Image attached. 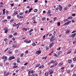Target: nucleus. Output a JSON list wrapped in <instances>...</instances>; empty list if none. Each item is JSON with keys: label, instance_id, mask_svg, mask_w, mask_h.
<instances>
[{"label": "nucleus", "instance_id": "24", "mask_svg": "<svg viewBox=\"0 0 76 76\" xmlns=\"http://www.w3.org/2000/svg\"><path fill=\"white\" fill-rule=\"evenodd\" d=\"M71 70L70 69H68L67 71V73L69 74Z\"/></svg>", "mask_w": 76, "mask_h": 76}, {"label": "nucleus", "instance_id": "18", "mask_svg": "<svg viewBox=\"0 0 76 76\" xmlns=\"http://www.w3.org/2000/svg\"><path fill=\"white\" fill-rule=\"evenodd\" d=\"M32 9H33V8L32 7H31V8H30L29 9V11L28 12V13H29L30 12H31V11H32Z\"/></svg>", "mask_w": 76, "mask_h": 76}, {"label": "nucleus", "instance_id": "22", "mask_svg": "<svg viewBox=\"0 0 76 76\" xmlns=\"http://www.w3.org/2000/svg\"><path fill=\"white\" fill-rule=\"evenodd\" d=\"M17 35H18V33L17 32H15L13 34V35L14 36H16Z\"/></svg>", "mask_w": 76, "mask_h": 76}, {"label": "nucleus", "instance_id": "11", "mask_svg": "<svg viewBox=\"0 0 76 76\" xmlns=\"http://www.w3.org/2000/svg\"><path fill=\"white\" fill-rule=\"evenodd\" d=\"M76 33H75L72 34V39H73V38H74V37H75V36H76Z\"/></svg>", "mask_w": 76, "mask_h": 76}, {"label": "nucleus", "instance_id": "7", "mask_svg": "<svg viewBox=\"0 0 76 76\" xmlns=\"http://www.w3.org/2000/svg\"><path fill=\"white\" fill-rule=\"evenodd\" d=\"M58 9L60 11H61L63 9V7L61 6V5H59L58 6Z\"/></svg>", "mask_w": 76, "mask_h": 76}, {"label": "nucleus", "instance_id": "61", "mask_svg": "<svg viewBox=\"0 0 76 76\" xmlns=\"http://www.w3.org/2000/svg\"><path fill=\"white\" fill-rule=\"evenodd\" d=\"M10 5H11V6H12V7L13 6H14V4H10Z\"/></svg>", "mask_w": 76, "mask_h": 76}, {"label": "nucleus", "instance_id": "25", "mask_svg": "<svg viewBox=\"0 0 76 76\" xmlns=\"http://www.w3.org/2000/svg\"><path fill=\"white\" fill-rule=\"evenodd\" d=\"M70 29H69L67 31H66V33H67V34H68L70 32Z\"/></svg>", "mask_w": 76, "mask_h": 76}, {"label": "nucleus", "instance_id": "64", "mask_svg": "<svg viewBox=\"0 0 76 76\" xmlns=\"http://www.w3.org/2000/svg\"><path fill=\"white\" fill-rule=\"evenodd\" d=\"M20 15H23V12H20Z\"/></svg>", "mask_w": 76, "mask_h": 76}, {"label": "nucleus", "instance_id": "23", "mask_svg": "<svg viewBox=\"0 0 76 76\" xmlns=\"http://www.w3.org/2000/svg\"><path fill=\"white\" fill-rule=\"evenodd\" d=\"M71 22V21H68L66 23V25H69V23H70Z\"/></svg>", "mask_w": 76, "mask_h": 76}, {"label": "nucleus", "instance_id": "29", "mask_svg": "<svg viewBox=\"0 0 76 76\" xmlns=\"http://www.w3.org/2000/svg\"><path fill=\"white\" fill-rule=\"evenodd\" d=\"M73 19V18L72 17V16H71L69 17L68 18V19Z\"/></svg>", "mask_w": 76, "mask_h": 76}, {"label": "nucleus", "instance_id": "42", "mask_svg": "<svg viewBox=\"0 0 76 76\" xmlns=\"http://www.w3.org/2000/svg\"><path fill=\"white\" fill-rule=\"evenodd\" d=\"M17 16L18 18V19H19V18L20 17V16L19 14H18L17 15Z\"/></svg>", "mask_w": 76, "mask_h": 76}, {"label": "nucleus", "instance_id": "16", "mask_svg": "<svg viewBox=\"0 0 76 76\" xmlns=\"http://www.w3.org/2000/svg\"><path fill=\"white\" fill-rule=\"evenodd\" d=\"M40 66H41V64H38L36 65L35 66V67H39Z\"/></svg>", "mask_w": 76, "mask_h": 76}, {"label": "nucleus", "instance_id": "12", "mask_svg": "<svg viewBox=\"0 0 76 76\" xmlns=\"http://www.w3.org/2000/svg\"><path fill=\"white\" fill-rule=\"evenodd\" d=\"M22 24V23H19L18 24H16V27L17 26H20V25H21Z\"/></svg>", "mask_w": 76, "mask_h": 76}, {"label": "nucleus", "instance_id": "52", "mask_svg": "<svg viewBox=\"0 0 76 76\" xmlns=\"http://www.w3.org/2000/svg\"><path fill=\"white\" fill-rule=\"evenodd\" d=\"M18 67V66H13V68H16V67Z\"/></svg>", "mask_w": 76, "mask_h": 76}, {"label": "nucleus", "instance_id": "36", "mask_svg": "<svg viewBox=\"0 0 76 76\" xmlns=\"http://www.w3.org/2000/svg\"><path fill=\"white\" fill-rule=\"evenodd\" d=\"M57 64H58V63L56 62L54 64V66H57Z\"/></svg>", "mask_w": 76, "mask_h": 76}, {"label": "nucleus", "instance_id": "34", "mask_svg": "<svg viewBox=\"0 0 76 76\" xmlns=\"http://www.w3.org/2000/svg\"><path fill=\"white\" fill-rule=\"evenodd\" d=\"M7 20H4L2 21V22H7Z\"/></svg>", "mask_w": 76, "mask_h": 76}, {"label": "nucleus", "instance_id": "32", "mask_svg": "<svg viewBox=\"0 0 76 76\" xmlns=\"http://www.w3.org/2000/svg\"><path fill=\"white\" fill-rule=\"evenodd\" d=\"M70 66L72 68V67H74V64H71Z\"/></svg>", "mask_w": 76, "mask_h": 76}, {"label": "nucleus", "instance_id": "48", "mask_svg": "<svg viewBox=\"0 0 76 76\" xmlns=\"http://www.w3.org/2000/svg\"><path fill=\"white\" fill-rule=\"evenodd\" d=\"M33 76H38V74H33Z\"/></svg>", "mask_w": 76, "mask_h": 76}, {"label": "nucleus", "instance_id": "15", "mask_svg": "<svg viewBox=\"0 0 76 76\" xmlns=\"http://www.w3.org/2000/svg\"><path fill=\"white\" fill-rule=\"evenodd\" d=\"M48 73H49V72L48 71L46 72L45 74V76H47V75H48Z\"/></svg>", "mask_w": 76, "mask_h": 76}, {"label": "nucleus", "instance_id": "53", "mask_svg": "<svg viewBox=\"0 0 76 76\" xmlns=\"http://www.w3.org/2000/svg\"><path fill=\"white\" fill-rule=\"evenodd\" d=\"M23 54L22 53L20 55V56L21 57H23Z\"/></svg>", "mask_w": 76, "mask_h": 76}, {"label": "nucleus", "instance_id": "4", "mask_svg": "<svg viewBox=\"0 0 76 76\" xmlns=\"http://www.w3.org/2000/svg\"><path fill=\"white\" fill-rule=\"evenodd\" d=\"M34 73V70H31V69L29 70L28 72V75H30V74Z\"/></svg>", "mask_w": 76, "mask_h": 76}, {"label": "nucleus", "instance_id": "43", "mask_svg": "<svg viewBox=\"0 0 76 76\" xmlns=\"http://www.w3.org/2000/svg\"><path fill=\"white\" fill-rule=\"evenodd\" d=\"M10 73H11L10 72H7L6 74L8 76V75H10Z\"/></svg>", "mask_w": 76, "mask_h": 76}, {"label": "nucleus", "instance_id": "57", "mask_svg": "<svg viewBox=\"0 0 76 76\" xmlns=\"http://www.w3.org/2000/svg\"><path fill=\"white\" fill-rule=\"evenodd\" d=\"M76 32V30L74 31H73L72 32V34H73V33H75V32Z\"/></svg>", "mask_w": 76, "mask_h": 76}, {"label": "nucleus", "instance_id": "46", "mask_svg": "<svg viewBox=\"0 0 76 76\" xmlns=\"http://www.w3.org/2000/svg\"><path fill=\"white\" fill-rule=\"evenodd\" d=\"M68 20V19H64V21L65 22H67V21Z\"/></svg>", "mask_w": 76, "mask_h": 76}, {"label": "nucleus", "instance_id": "20", "mask_svg": "<svg viewBox=\"0 0 76 76\" xmlns=\"http://www.w3.org/2000/svg\"><path fill=\"white\" fill-rule=\"evenodd\" d=\"M53 55L55 57H58V55H56V53H54Z\"/></svg>", "mask_w": 76, "mask_h": 76}, {"label": "nucleus", "instance_id": "33", "mask_svg": "<svg viewBox=\"0 0 76 76\" xmlns=\"http://www.w3.org/2000/svg\"><path fill=\"white\" fill-rule=\"evenodd\" d=\"M34 12H38V10L37 9H35L34 10Z\"/></svg>", "mask_w": 76, "mask_h": 76}, {"label": "nucleus", "instance_id": "63", "mask_svg": "<svg viewBox=\"0 0 76 76\" xmlns=\"http://www.w3.org/2000/svg\"><path fill=\"white\" fill-rule=\"evenodd\" d=\"M45 18L44 17V18H42V20H45Z\"/></svg>", "mask_w": 76, "mask_h": 76}, {"label": "nucleus", "instance_id": "56", "mask_svg": "<svg viewBox=\"0 0 76 76\" xmlns=\"http://www.w3.org/2000/svg\"><path fill=\"white\" fill-rule=\"evenodd\" d=\"M67 7H65L64 8V10L65 11V10H67Z\"/></svg>", "mask_w": 76, "mask_h": 76}, {"label": "nucleus", "instance_id": "55", "mask_svg": "<svg viewBox=\"0 0 76 76\" xmlns=\"http://www.w3.org/2000/svg\"><path fill=\"white\" fill-rule=\"evenodd\" d=\"M45 35L44 36H43V39H45Z\"/></svg>", "mask_w": 76, "mask_h": 76}, {"label": "nucleus", "instance_id": "9", "mask_svg": "<svg viewBox=\"0 0 76 76\" xmlns=\"http://www.w3.org/2000/svg\"><path fill=\"white\" fill-rule=\"evenodd\" d=\"M55 39H56V38L51 37L50 39V42L54 41Z\"/></svg>", "mask_w": 76, "mask_h": 76}, {"label": "nucleus", "instance_id": "37", "mask_svg": "<svg viewBox=\"0 0 76 76\" xmlns=\"http://www.w3.org/2000/svg\"><path fill=\"white\" fill-rule=\"evenodd\" d=\"M53 44H54V43H51L50 45V47H52V45H53Z\"/></svg>", "mask_w": 76, "mask_h": 76}, {"label": "nucleus", "instance_id": "26", "mask_svg": "<svg viewBox=\"0 0 76 76\" xmlns=\"http://www.w3.org/2000/svg\"><path fill=\"white\" fill-rule=\"evenodd\" d=\"M14 21H15V19H12L10 21V22L11 23H12V22H14Z\"/></svg>", "mask_w": 76, "mask_h": 76}, {"label": "nucleus", "instance_id": "27", "mask_svg": "<svg viewBox=\"0 0 76 76\" xmlns=\"http://www.w3.org/2000/svg\"><path fill=\"white\" fill-rule=\"evenodd\" d=\"M72 62V60L70 59L68 60V62L69 63H71Z\"/></svg>", "mask_w": 76, "mask_h": 76}, {"label": "nucleus", "instance_id": "21", "mask_svg": "<svg viewBox=\"0 0 76 76\" xmlns=\"http://www.w3.org/2000/svg\"><path fill=\"white\" fill-rule=\"evenodd\" d=\"M8 41V39H7V38H6L4 39V41L5 42H7Z\"/></svg>", "mask_w": 76, "mask_h": 76}, {"label": "nucleus", "instance_id": "44", "mask_svg": "<svg viewBox=\"0 0 76 76\" xmlns=\"http://www.w3.org/2000/svg\"><path fill=\"white\" fill-rule=\"evenodd\" d=\"M48 14H50L51 13V10H49L48 11Z\"/></svg>", "mask_w": 76, "mask_h": 76}, {"label": "nucleus", "instance_id": "13", "mask_svg": "<svg viewBox=\"0 0 76 76\" xmlns=\"http://www.w3.org/2000/svg\"><path fill=\"white\" fill-rule=\"evenodd\" d=\"M54 63V60H52L51 61H50V62L48 64V65H50V64H51V63Z\"/></svg>", "mask_w": 76, "mask_h": 76}, {"label": "nucleus", "instance_id": "39", "mask_svg": "<svg viewBox=\"0 0 76 76\" xmlns=\"http://www.w3.org/2000/svg\"><path fill=\"white\" fill-rule=\"evenodd\" d=\"M73 60L74 61H76V57H75L73 59Z\"/></svg>", "mask_w": 76, "mask_h": 76}, {"label": "nucleus", "instance_id": "3", "mask_svg": "<svg viewBox=\"0 0 76 76\" xmlns=\"http://www.w3.org/2000/svg\"><path fill=\"white\" fill-rule=\"evenodd\" d=\"M4 33H7L8 31V29H7V28L6 27L4 29Z\"/></svg>", "mask_w": 76, "mask_h": 76}, {"label": "nucleus", "instance_id": "59", "mask_svg": "<svg viewBox=\"0 0 76 76\" xmlns=\"http://www.w3.org/2000/svg\"><path fill=\"white\" fill-rule=\"evenodd\" d=\"M61 48V47H60L59 48H58L57 49V50H60V49Z\"/></svg>", "mask_w": 76, "mask_h": 76}, {"label": "nucleus", "instance_id": "47", "mask_svg": "<svg viewBox=\"0 0 76 76\" xmlns=\"http://www.w3.org/2000/svg\"><path fill=\"white\" fill-rule=\"evenodd\" d=\"M72 16H76V14H72Z\"/></svg>", "mask_w": 76, "mask_h": 76}, {"label": "nucleus", "instance_id": "6", "mask_svg": "<svg viewBox=\"0 0 76 76\" xmlns=\"http://www.w3.org/2000/svg\"><path fill=\"white\" fill-rule=\"evenodd\" d=\"M12 59H15V57L12 56L10 57L9 58V60H10V61L12 60Z\"/></svg>", "mask_w": 76, "mask_h": 76}, {"label": "nucleus", "instance_id": "8", "mask_svg": "<svg viewBox=\"0 0 76 76\" xmlns=\"http://www.w3.org/2000/svg\"><path fill=\"white\" fill-rule=\"evenodd\" d=\"M49 73H50V75H51V74H53V73L54 72V70H52V69H50L49 71Z\"/></svg>", "mask_w": 76, "mask_h": 76}, {"label": "nucleus", "instance_id": "40", "mask_svg": "<svg viewBox=\"0 0 76 76\" xmlns=\"http://www.w3.org/2000/svg\"><path fill=\"white\" fill-rule=\"evenodd\" d=\"M57 19V17L54 18H53L54 21H55Z\"/></svg>", "mask_w": 76, "mask_h": 76}, {"label": "nucleus", "instance_id": "17", "mask_svg": "<svg viewBox=\"0 0 76 76\" xmlns=\"http://www.w3.org/2000/svg\"><path fill=\"white\" fill-rule=\"evenodd\" d=\"M18 12H15L12 15V16H15V15H18Z\"/></svg>", "mask_w": 76, "mask_h": 76}, {"label": "nucleus", "instance_id": "5", "mask_svg": "<svg viewBox=\"0 0 76 76\" xmlns=\"http://www.w3.org/2000/svg\"><path fill=\"white\" fill-rule=\"evenodd\" d=\"M42 52V51L41 50H38L36 52V54H41Z\"/></svg>", "mask_w": 76, "mask_h": 76}, {"label": "nucleus", "instance_id": "62", "mask_svg": "<svg viewBox=\"0 0 76 76\" xmlns=\"http://www.w3.org/2000/svg\"><path fill=\"white\" fill-rule=\"evenodd\" d=\"M38 1V0H35V1H34V3H37Z\"/></svg>", "mask_w": 76, "mask_h": 76}, {"label": "nucleus", "instance_id": "1", "mask_svg": "<svg viewBox=\"0 0 76 76\" xmlns=\"http://www.w3.org/2000/svg\"><path fill=\"white\" fill-rule=\"evenodd\" d=\"M2 59L4 60V62H5L7 61V57L6 56H4L1 57Z\"/></svg>", "mask_w": 76, "mask_h": 76}, {"label": "nucleus", "instance_id": "38", "mask_svg": "<svg viewBox=\"0 0 76 76\" xmlns=\"http://www.w3.org/2000/svg\"><path fill=\"white\" fill-rule=\"evenodd\" d=\"M9 38H12L13 37V35H10L9 37Z\"/></svg>", "mask_w": 76, "mask_h": 76}, {"label": "nucleus", "instance_id": "35", "mask_svg": "<svg viewBox=\"0 0 76 76\" xmlns=\"http://www.w3.org/2000/svg\"><path fill=\"white\" fill-rule=\"evenodd\" d=\"M34 31L33 29H31L30 30H29V32H32V31Z\"/></svg>", "mask_w": 76, "mask_h": 76}, {"label": "nucleus", "instance_id": "58", "mask_svg": "<svg viewBox=\"0 0 76 76\" xmlns=\"http://www.w3.org/2000/svg\"><path fill=\"white\" fill-rule=\"evenodd\" d=\"M16 23H15L13 25V26H15V27H16Z\"/></svg>", "mask_w": 76, "mask_h": 76}, {"label": "nucleus", "instance_id": "30", "mask_svg": "<svg viewBox=\"0 0 76 76\" xmlns=\"http://www.w3.org/2000/svg\"><path fill=\"white\" fill-rule=\"evenodd\" d=\"M62 65H63L62 63H60L58 64L59 66H62Z\"/></svg>", "mask_w": 76, "mask_h": 76}, {"label": "nucleus", "instance_id": "10", "mask_svg": "<svg viewBox=\"0 0 76 76\" xmlns=\"http://www.w3.org/2000/svg\"><path fill=\"white\" fill-rule=\"evenodd\" d=\"M71 52H72V49H70L67 52L66 54H70Z\"/></svg>", "mask_w": 76, "mask_h": 76}, {"label": "nucleus", "instance_id": "19", "mask_svg": "<svg viewBox=\"0 0 76 76\" xmlns=\"http://www.w3.org/2000/svg\"><path fill=\"white\" fill-rule=\"evenodd\" d=\"M17 47V44L14 45L12 46V47L13 48H16Z\"/></svg>", "mask_w": 76, "mask_h": 76}, {"label": "nucleus", "instance_id": "28", "mask_svg": "<svg viewBox=\"0 0 76 76\" xmlns=\"http://www.w3.org/2000/svg\"><path fill=\"white\" fill-rule=\"evenodd\" d=\"M23 18H24V17H23V16H20L19 19H23Z\"/></svg>", "mask_w": 76, "mask_h": 76}, {"label": "nucleus", "instance_id": "45", "mask_svg": "<svg viewBox=\"0 0 76 76\" xmlns=\"http://www.w3.org/2000/svg\"><path fill=\"white\" fill-rule=\"evenodd\" d=\"M32 45L33 46H35L36 45V44H35V43L34 42L33 43V44H32Z\"/></svg>", "mask_w": 76, "mask_h": 76}, {"label": "nucleus", "instance_id": "14", "mask_svg": "<svg viewBox=\"0 0 76 76\" xmlns=\"http://www.w3.org/2000/svg\"><path fill=\"white\" fill-rule=\"evenodd\" d=\"M17 63H19L20 62V58L19 57H18L17 59Z\"/></svg>", "mask_w": 76, "mask_h": 76}, {"label": "nucleus", "instance_id": "2", "mask_svg": "<svg viewBox=\"0 0 76 76\" xmlns=\"http://www.w3.org/2000/svg\"><path fill=\"white\" fill-rule=\"evenodd\" d=\"M31 40H29V41H28V40L26 39H25L24 40V42H26L27 44H29V43H31Z\"/></svg>", "mask_w": 76, "mask_h": 76}, {"label": "nucleus", "instance_id": "60", "mask_svg": "<svg viewBox=\"0 0 76 76\" xmlns=\"http://www.w3.org/2000/svg\"><path fill=\"white\" fill-rule=\"evenodd\" d=\"M18 50H15V53H18Z\"/></svg>", "mask_w": 76, "mask_h": 76}, {"label": "nucleus", "instance_id": "49", "mask_svg": "<svg viewBox=\"0 0 76 76\" xmlns=\"http://www.w3.org/2000/svg\"><path fill=\"white\" fill-rule=\"evenodd\" d=\"M9 50V48H7V49H6L4 51V52H6V51H7V50Z\"/></svg>", "mask_w": 76, "mask_h": 76}, {"label": "nucleus", "instance_id": "41", "mask_svg": "<svg viewBox=\"0 0 76 76\" xmlns=\"http://www.w3.org/2000/svg\"><path fill=\"white\" fill-rule=\"evenodd\" d=\"M11 18V16H8L7 17V19H9Z\"/></svg>", "mask_w": 76, "mask_h": 76}, {"label": "nucleus", "instance_id": "51", "mask_svg": "<svg viewBox=\"0 0 76 76\" xmlns=\"http://www.w3.org/2000/svg\"><path fill=\"white\" fill-rule=\"evenodd\" d=\"M21 69L23 70L25 69V67L24 66H23L21 67Z\"/></svg>", "mask_w": 76, "mask_h": 76}, {"label": "nucleus", "instance_id": "50", "mask_svg": "<svg viewBox=\"0 0 76 76\" xmlns=\"http://www.w3.org/2000/svg\"><path fill=\"white\" fill-rule=\"evenodd\" d=\"M8 54H12V52L10 51V52H8Z\"/></svg>", "mask_w": 76, "mask_h": 76}, {"label": "nucleus", "instance_id": "31", "mask_svg": "<svg viewBox=\"0 0 76 76\" xmlns=\"http://www.w3.org/2000/svg\"><path fill=\"white\" fill-rule=\"evenodd\" d=\"M58 25V26H60V22H58L57 23Z\"/></svg>", "mask_w": 76, "mask_h": 76}, {"label": "nucleus", "instance_id": "54", "mask_svg": "<svg viewBox=\"0 0 76 76\" xmlns=\"http://www.w3.org/2000/svg\"><path fill=\"white\" fill-rule=\"evenodd\" d=\"M56 35L55 34H53V35H52V37H51L52 38H54V37Z\"/></svg>", "mask_w": 76, "mask_h": 76}]
</instances>
